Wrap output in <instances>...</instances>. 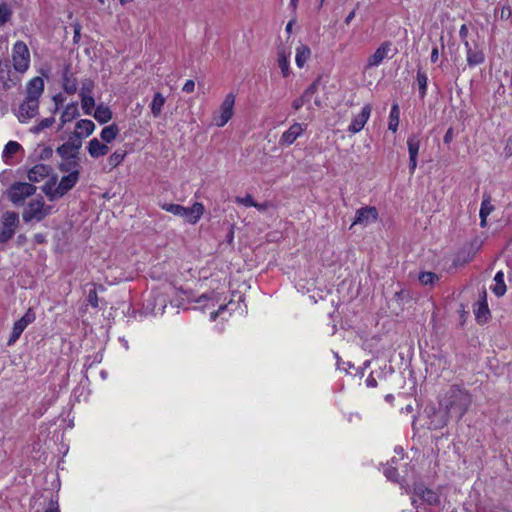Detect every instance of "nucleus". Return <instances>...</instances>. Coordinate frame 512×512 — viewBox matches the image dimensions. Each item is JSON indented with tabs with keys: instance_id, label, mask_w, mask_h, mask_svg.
Returning a JSON list of instances; mask_svg holds the SVG:
<instances>
[{
	"instance_id": "obj_45",
	"label": "nucleus",
	"mask_w": 512,
	"mask_h": 512,
	"mask_svg": "<svg viewBox=\"0 0 512 512\" xmlns=\"http://www.w3.org/2000/svg\"><path fill=\"white\" fill-rule=\"evenodd\" d=\"M438 280V276L433 272H422L419 275V281L423 285H432Z\"/></svg>"
},
{
	"instance_id": "obj_62",
	"label": "nucleus",
	"mask_w": 512,
	"mask_h": 512,
	"mask_svg": "<svg viewBox=\"0 0 512 512\" xmlns=\"http://www.w3.org/2000/svg\"><path fill=\"white\" fill-rule=\"evenodd\" d=\"M299 0H291L290 5L295 8Z\"/></svg>"
},
{
	"instance_id": "obj_21",
	"label": "nucleus",
	"mask_w": 512,
	"mask_h": 512,
	"mask_svg": "<svg viewBox=\"0 0 512 512\" xmlns=\"http://www.w3.org/2000/svg\"><path fill=\"white\" fill-rule=\"evenodd\" d=\"M44 91V81L40 77H34L27 84L26 98L39 101Z\"/></svg>"
},
{
	"instance_id": "obj_9",
	"label": "nucleus",
	"mask_w": 512,
	"mask_h": 512,
	"mask_svg": "<svg viewBox=\"0 0 512 512\" xmlns=\"http://www.w3.org/2000/svg\"><path fill=\"white\" fill-rule=\"evenodd\" d=\"M420 135L412 134L407 139V146L409 152V171L410 174H414L417 167V156L420 149Z\"/></svg>"
},
{
	"instance_id": "obj_13",
	"label": "nucleus",
	"mask_w": 512,
	"mask_h": 512,
	"mask_svg": "<svg viewBox=\"0 0 512 512\" xmlns=\"http://www.w3.org/2000/svg\"><path fill=\"white\" fill-rule=\"evenodd\" d=\"M371 111L372 107L370 104L364 105L361 112L353 118L351 124L348 127V131L353 134L360 132L367 123Z\"/></svg>"
},
{
	"instance_id": "obj_19",
	"label": "nucleus",
	"mask_w": 512,
	"mask_h": 512,
	"mask_svg": "<svg viewBox=\"0 0 512 512\" xmlns=\"http://www.w3.org/2000/svg\"><path fill=\"white\" fill-rule=\"evenodd\" d=\"M414 494L428 505H436L439 503V496L437 493L431 489L426 488L422 484H417L414 486Z\"/></svg>"
},
{
	"instance_id": "obj_15",
	"label": "nucleus",
	"mask_w": 512,
	"mask_h": 512,
	"mask_svg": "<svg viewBox=\"0 0 512 512\" xmlns=\"http://www.w3.org/2000/svg\"><path fill=\"white\" fill-rule=\"evenodd\" d=\"M392 44L390 42H383L376 51L368 58L366 69L376 67L388 56L391 51Z\"/></svg>"
},
{
	"instance_id": "obj_40",
	"label": "nucleus",
	"mask_w": 512,
	"mask_h": 512,
	"mask_svg": "<svg viewBox=\"0 0 512 512\" xmlns=\"http://www.w3.org/2000/svg\"><path fill=\"white\" fill-rule=\"evenodd\" d=\"M125 156H126V152L124 150H116L109 156V159H108L109 165L112 168L117 167L118 165H120L123 162Z\"/></svg>"
},
{
	"instance_id": "obj_20",
	"label": "nucleus",
	"mask_w": 512,
	"mask_h": 512,
	"mask_svg": "<svg viewBox=\"0 0 512 512\" xmlns=\"http://www.w3.org/2000/svg\"><path fill=\"white\" fill-rule=\"evenodd\" d=\"M476 320L480 324H484L490 318V310L486 301V291L483 290L481 300L477 302L474 308Z\"/></svg>"
},
{
	"instance_id": "obj_46",
	"label": "nucleus",
	"mask_w": 512,
	"mask_h": 512,
	"mask_svg": "<svg viewBox=\"0 0 512 512\" xmlns=\"http://www.w3.org/2000/svg\"><path fill=\"white\" fill-rule=\"evenodd\" d=\"M94 82L91 79H84L81 84L80 96L92 95Z\"/></svg>"
},
{
	"instance_id": "obj_22",
	"label": "nucleus",
	"mask_w": 512,
	"mask_h": 512,
	"mask_svg": "<svg viewBox=\"0 0 512 512\" xmlns=\"http://www.w3.org/2000/svg\"><path fill=\"white\" fill-rule=\"evenodd\" d=\"M95 129V124L88 119H82L76 123L75 131L73 136L76 139L81 140L84 137H88L93 133Z\"/></svg>"
},
{
	"instance_id": "obj_38",
	"label": "nucleus",
	"mask_w": 512,
	"mask_h": 512,
	"mask_svg": "<svg viewBox=\"0 0 512 512\" xmlns=\"http://www.w3.org/2000/svg\"><path fill=\"white\" fill-rule=\"evenodd\" d=\"M21 149V145L16 141H9L3 150L2 157L5 161H8L14 154Z\"/></svg>"
},
{
	"instance_id": "obj_2",
	"label": "nucleus",
	"mask_w": 512,
	"mask_h": 512,
	"mask_svg": "<svg viewBox=\"0 0 512 512\" xmlns=\"http://www.w3.org/2000/svg\"><path fill=\"white\" fill-rule=\"evenodd\" d=\"M52 207L46 206L42 197L31 200L25 207L22 218L25 222L41 221L51 213Z\"/></svg>"
},
{
	"instance_id": "obj_61",
	"label": "nucleus",
	"mask_w": 512,
	"mask_h": 512,
	"mask_svg": "<svg viewBox=\"0 0 512 512\" xmlns=\"http://www.w3.org/2000/svg\"><path fill=\"white\" fill-rule=\"evenodd\" d=\"M79 36H80V26L78 25L77 27H75L74 39H76Z\"/></svg>"
},
{
	"instance_id": "obj_55",
	"label": "nucleus",
	"mask_w": 512,
	"mask_h": 512,
	"mask_svg": "<svg viewBox=\"0 0 512 512\" xmlns=\"http://www.w3.org/2000/svg\"><path fill=\"white\" fill-rule=\"evenodd\" d=\"M438 58H439V50H438V47L435 46L432 51H431V62L435 63L438 61Z\"/></svg>"
},
{
	"instance_id": "obj_29",
	"label": "nucleus",
	"mask_w": 512,
	"mask_h": 512,
	"mask_svg": "<svg viewBox=\"0 0 512 512\" xmlns=\"http://www.w3.org/2000/svg\"><path fill=\"white\" fill-rule=\"evenodd\" d=\"M42 190L50 201H54V200L62 197V195L60 194L58 185H56L55 177L48 180L45 183V185L42 187Z\"/></svg>"
},
{
	"instance_id": "obj_47",
	"label": "nucleus",
	"mask_w": 512,
	"mask_h": 512,
	"mask_svg": "<svg viewBox=\"0 0 512 512\" xmlns=\"http://www.w3.org/2000/svg\"><path fill=\"white\" fill-rule=\"evenodd\" d=\"M235 202L247 207H253L255 205V201L250 194H247L245 197H236Z\"/></svg>"
},
{
	"instance_id": "obj_30",
	"label": "nucleus",
	"mask_w": 512,
	"mask_h": 512,
	"mask_svg": "<svg viewBox=\"0 0 512 512\" xmlns=\"http://www.w3.org/2000/svg\"><path fill=\"white\" fill-rule=\"evenodd\" d=\"M165 102L166 98L162 93L156 92L154 94L152 102L150 104V109L153 117L158 118L161 115Z\"/></svg>"
},
{
	"instance_id": "obj_7",
	"label": "nucleus",
	"mask_w": 512,
	"mask_h": 512,
	"mask_svg": "<svg viewBox=\"0 0 512 512\" xmlns=\"http://www.w3.org/2000/svg\"><path fill=\"white\" fill-rule=\"evenodd\" d=\"M35 320V313L30 308L27 310V312L22 316L18 321L14 323L11 335L7 341L8 346H12L21 336L22 332L25 330V328L34 322Z\"/></svg>"
},
{
	"instance_id": "obj_4",
	"label": "nucleus",
	"mask_w": 512,
	"mask_h": 512,
	"mask_svg": "<svg viewBox=\"0 0 512 512\" xmlns=\"http://www.w3.org/2000/svg\"><path fill=\"white\" fill-rule=\"evenodd\" d=\"M1 231H0V243H5L10 240L19 225V215L13 211H7L2 215L1 218Z\"/></svg>"
},
{
	"instance_id": "obj_54",
	"label": "nucleus",
	"mask_w": 512,
	"mask_h": 512,
	"mask_svg": "<svg viewBox=\"0 0 512 512\" xmlns=\"http://www.w3.org/2000/svg\"><path fill=\"white\" fill-rule=\"evenodd\" d=\"M225 308H226V305H221V306L219 307V309H218V310L211 312V314H210V319H211L212 321H215V320H216V318L219 316V314H220L222 311H224V310H225Z\"/></svg>"
},
{
	"instance_id": "obj_64",
	"label": "nucleus",
	"mask_w": 512,
	"mask_h": 512,
	"mask_svg": "<svg viewBox=\"0 0 512 512\" xmlns=\"http://www.w3.org/2000/svg\"><path fill=\"white\" fill-rule=\"evenodd\" d=\"M51 153H52V150H51V149H49V150L45 151V154H47V155H48V154H51Z\"/></svg>"
},
{
	"instance_id": "obj_25",
	"label": "nucleus",
	"mask_w": 512,
	"mask_h": 512,
	"mask_svg": "<svg viewBox=\"0 0 512 512\" xmlns=\"http://www.w3.org/2000/svg\"><path fill=\"white\" fill-rule=\"evenodd\" d=\"M465 48L467 53V63L469 66H476L484 62L485 56L481 49H473L468 41H465Z\"/></svg>"
},
{
	"instance_id": "obj_60",
	"label": "nucleus",
	"mask_w": 512,
	"mask_h": 512,
	"mask_svg": "<svg viewBox=\"0 0 512 512\" xmlns=\"http://www.w3.org/2000/svg\"><path fill=\"white\" fill-rule=\"evenodd\" d=\"M293 23H294V21H292V20H291V21H289V22L287 23V25H286V31H287L288 33H290V32L292 31Z\"/></svg>"
},
{
	"instance_id": "obj_35",
	"label": "nucleus",
	"mask_w": 512,
	"mask_h": 512,
	"mask_svg": "<svg viewBox=\"0 0 512 512\" xmlns=\"http://www.w3.org/2000/svg\"><path fill=\"white\" fill-rule=\"evenodd\" d=\"M400 110L398 104H393L389 115L388 129L396 132L399 126Z\"/></svg>"
},
{
	"instance_id": "obj_53",
	"label": "nucleus",
	"mask_w": 512,
	"mask_h": 512,
	"mask_svg": "<svg viewBox=\"0 0 512 512\" xmlns=\"http://www.w3.org/2000/svg\"><path fill=\"white\" fill-rule=\"evenodd\" d=\"M467 35H468V28L465 24H463L461 27H460V30H459V36L460 38L462 39V41L465 43L466 38H467Z\"/></svg>"
},
{
	"instance_id": "obj_49",
	"label": "nucleus",
	"mask_w": 512,
	"mask_h": 512,
	"mask_svg": "<svg viewBox=\"0 0 512 512\" xmlns=\"http://www.w3.org/2000/svg\"><path fill=\"white\" fill-rule=\"evenodd\" d=\"M64 100H65V98L61 93H58L53 97V101L55 103V108L53 110V113H56L58 111L59 106L63 104Z\"/></svg>"
},
{
	"instance_id": "obj_39",
	"label": "nucleus",
	"mask_w": 512,
	"mask_h": 512,
	"mask_svg": "<svg viewBox=\"0 0 512 512\" xmlns=\"http://www.w3.org/2000/svg\"><path fill=\"white\" fill-rule=\"evenodd\" d=\"M81 97V106L86 115H91L92 110L95 107V100L92 95L80 96Z\"/></svg>"
},
{
	"instance_id": "obj_33",
	"label": "nucleus",
	"mask_w": 512,
	"mask_h": 512,
	"mask_svg": "<svg viewBox=\"0 0 512 512\" xmlns=\"http://www.w3.org/2000/svg\"><path fill=\"white\" fill-rule=\"evenodd\" d=\"M59 169L63 172L78 173L79 174V157L76 158H66L60 163Z\"/></svg>"
},
{
	"instance_id": "obj_18",
	"label": "nucleus",
	"mask_w": 512,
	"mask_h": 512,
	"mask_svg": "<svg viewBox=\"0 0 512 512\" xmlns=\"http://www.w3.org/2000/svg\"><path fill=\"white\" fill-rule=\"evenodd\" d=\"M318 84H319V81L316 80L314 81L304 92L303 94L295 99L292 103V107L295 109V110H299L301 107H303L304 105H307L311 102L313 96L316 94L317 90H318Z\"/></svg>"
},
{
	"instance_id": "obj_10",
	"label": "nucleus",
	"mask_w": 512,
	"mask_h": 512,
	"mask_svg": "<svg viewBox=\"0 0 512 512\" xmlns=\"http://www.w3.org/2000/svg\"><path fill=\"white\" fill-rule=\"evenodd\" d=\"M450 419H454L445 409L439 406L438 410L429 415V428L433 430L442 429Z\"/></svg>"
},
{
	"instance_id": "obj_42",
	"label": "nucleus",
	"mask_w": 512,
	"mask_h": 512,
	"mask_svg": "<svg viewBox=\"0 0 512 512\" xmlns=\"http://www.w3.org/2000/svg\"><path fill=\"white\" fill-rule=\"evenodd\" d=\"M161 208L178 217H181L182 212H184V206H181L179 204L164 203L161 205Z\"/></svg>"
},
{
	"instance_id": "obj_17",
	"label": "nucleus",
	"mask_w": 512,
	"mask_h": 512,
	"mask_svg": "<svg viewBox=\"0 0 512 512\" xmlns=\"http://www.w3.org/2000/svg\"><path fill=\"white\" fill-rule=\"evenodd\" d=\"M204 206L200 202H195L191 207H184L182 218L190 224H196L204 213Z\"/></svg>"
},
{
	"instance_id": "obj_24",
	"label": "nucleus",
	"mask_w": 512,
	"mask_h": 512,
	"mask_svg": "<svg viewBox=\"0 0 512 512\" xmlns=\"http://www.w3.org/2000/svg\"><path fill=\"white\" fill-rule=\"evenodd\" d=\"M51 171V168L45 164H36L28 171V179L31 182H40L46 178Z\"/></svg>"
},
{
	"instance_id": "obj_63",
	"label": "nucleus",
	"mask_w": 512,
	"mask_h": 512,
	"mask_svg": "<svg viewBox=\"0 0 512 512\" xmlns=\"http://www.w3.org/2000/svg\"><path fill=\"white\" fill-rule=\"evenodd\" d=\"M314 103L316 106L320 107L321 106V101L318 99V98H315L314 100Z\"/></svg>"
},
{
	"instance_id": "obj_56",
	"label": "nucleus",
	"mask_w": 512,
	"mask_h": 512,
	"mask_svg": "<svg viewBox=\"0 0 512 512\" xmlns=\"http://www.w3.org/2000/svg\"><path fill=\"white\" fill-rule=\"evenodd\" d=\"M45 512H60L57 502L51 501Z\"/></svg>"
},
{
	"instance_id": "obj_48",
	"label": "nucleus",
	"mask_w": 512,
	"mask_h": 512,
	"mask_svg": "<svg viewBox=\"0 0 512 512\" xmlns=\"http://www.w3.org/2000/svg\"><path fill=\"white\" fill-rule=\"evenodd\" d=\"M88 302L93 307H98V297L95 290H90L88 294Z\"/></svg>"
},
{
	"instance_id": "obj_59",
	"label": "nucleus",
	"mask_w": 512,
	"mask_h": 512,
	"mask_svg": "<svg viewBox=\"0 0 512 512\" xmlns=\"http://www.w3.org/2000/svg\"><path fill=\"white\" fill-rule=\"evenodd\" d=\"M355 14H356L355 10L351 11V12L347 15V17H346V19H345V23H346V24H349V23L353 20V18L355 17Z\"/></svg>"
},
{
	"instance_id": "obj_51",
	"label": "nucleus",
	"mask_w": 512,
	"mask_h": 512,
	"mask_svg": "<svg viewBox=\"0 0 512 512\" xmlns=\"http://www.w3.org/2000/svg\"><path fill=\"white\" fill-rule=\"evenodd\" d=\"M195 89V82L193 80H187L182 88L186 93H192Z\"/></svg>"
},
{
	"instance_id": "obj_43",
	"label": "nucleus",
	"mask_w": 512,
	"mask_h": 512,
	"mask_svg": "<svg viewBox=\"0 0 512 512\" xmlns=\"http://www.w3.org/2000/svg\"><path fill=\"white\" fill-rule=\"evenodd\" d=\"M12 11L7 3H0V26L4 25L11 17Z\"/></svg>"
},
{
	"instance_id": "obj_16",
	"label": "nucleus",
	"mask_w": 512,
	"mask_h": 512,
	"mask_svg": "<svg viewBox=\"0 0 512 512\" xmlns=\"http://www.w3.org/2000/svg\"><path fill=\"white\" fill-rule=\"evenodd\" d=\"M62 88L67 94H74L78 89V81L70 66L66 65L62 73Z\"/></svg>"
},
{
	"instance_id": "obj_32",
	"label": "nucleus",
	"mask_w": 512,
	"mask_h": 512,
	"mask_svg": "<svg viewBox=\"0 0 512 512\" xmlns=\"http://www.w3.org/2000/svg\"><path fill=\"white\" fill-rule=\"evenodd\" d=\"M93 116L98 122L107 123L112 119V111L108 106L100 104L96 107Z\"/></svg>"
},
{
	"instance_id": "obj_5",
	"label": "nucleus",
	"mask_w": 512,
	"mask_h": 512,
	"mask_svg": "<svg viewBox=\"0 0 512 512\" xmlns=\"http://www.w3.org/2000/svg\"><path fill=\"white\" fill-rule=\"evenodd\" d=\"M36 192V187L33 184L26 182H18L13 184L7 194L9 200L15 204L19 205L24 202V200L33 195Z\"/></svg>"
},
{
	"instance_id": "obj_31",
	"label": "nucleus",
	"mask_w": 512,
	"mask_h": 512,
	"mask_svg": "<svg viewBox=\"0 0 512 512\" xmlns=\"http://www.w3.org/2000/svg\"><path fill=\"white\" fill-rule=\"evenodd\" d=\"M310 56H311L310 48L306 45L300 44L296 48V57H295L296 65L299 68H302L305 65V63L307 62V60L310 58Z\"/></svg>"
},
{
	"instance_id": "obj_14",
	"label": "nucleus",
	"mask_w": 512,
	"mask_h": 512,
	"mask_svg": "<svg viewBox=\"0 0 512 512\" xmlns=\"http://www.w3.org/2000/svg\"><path fill=\"white\" fill-rule=\"evenodd\" d=\"M306 125L301 123L292 124L287 131H285L280 138V145L290 146L295 140L300 137L305 131Z\"/></svg>"
},
{
	"instance_id": "obj_50",
	"label": "nucleus",
	"mask_w": 512,
	"mask_h": 512,
	"mask_svg": "<svg viewBox=\"0 0 512 512\" xmlns=\"http://www.w3.org/2000/svg\"><path fill=\"white\" fill-rule=\"evenodd\" d=\"M454 129L452 127H450L447 131H446V134L444 135V138H443V141L445 144H450L453 139H454Z\"/></svg>"
},
{
	"instance_id": "obj_26",
	"label": "nucleus",
	"mask_w": 512,
	"mask_h": 512,
	"mask_svg": "<svg viewBox=\"0 0 512 512\" xmlns=\"http://www.w3.org/2000/svg\"><path fill=\"white\" fill-rule=\"evenodd\" d=\"M79 116V110H78V104L76 102L69 103L64 108L61 117H60V127L59 129H62L64 125L68 122H71L75 118Z\"/></svg>"
},
{
	"instance_id": "obj_3",
	"label": "nucleus",
	"mask_w": 512,
	"mask_h": 512,
	"mask_svg": "<svg viewBox=\"0 0 512 512\" xmlns=\"http://www.w3.org/2000/svg\"><path fill=\"white\" fill-rule=\"evenodd\" d=\"M12 61L14 69L19 73H24L30 66V53L27 45L23 41H17L12 49Z\"/></svg>"
},
{
	"instance_id": "obj_11",
	"label": "nucleus",
	"mask_w": 512,
	"mask_h": 512,
	"mask_svg": "<svg viewBox=\"0 0 512 512\" xmlns=\"http://www.w3.org/2000/svg\"><path fill=\"white\" fill-rule=\"evenodd\" d=\"M81 145V140L71 138L69 141L59 146L56 152L61 156L62 159L76 158L78 157Z\"/></svg>"
},
{
	"instance_id": "obj_44",
	"label": "nucleus",
	"mask_w": 512,
	"mask_h": 512,
	"mask_svg": "<svg viewBox=\"0 0 512 512\" xmlns=\"http://www.w3.org/2000/svg\"><path fill=\"white\" fill-rule=\"evenodd\" d=\"M55 122V118L54 117H48V118H44L42 119L38 125L34 126L31 131L33 133H40L42 130L46 129V128H49L50 126L53 125V123Z\"/></svg>"
},
{
	"instance_id": "obj_12",
	"label": "nucleus",
	"mask_w": 512,
	"mask_h": 512,
	"mask_svg": "<svg viewBox=\"0 0 512 512\" xmlns=\"http://www.w3.org/2000/svg\"><path fill=\"white\" fill-rule=\"evenodd\" d=\"M378 216L377 209L372 206H367L360 208L356 211L355 219L353 221V225H362L367 226L368 224L376 221Z\"/></svg>"
},
{
	"instance_id": "obj_57",
	"label": "nucleus",
	"mask_w": 512,
	"mask_h": 512,
	"mask_svg": "<svg viewBox=\"0 0 512 512\" xmlns=\"http://www.w3.org/2000/svg\"><path fill=\"white\" fill-rule=\"evenodd\" d=\"M269 206L270 204L268 202L261 204L255 202V205L253 207L257 208L259 211H265Z\"/></svg>"
},
{
	"instance_id": "obj_28",
	"label": "nucleus",
	"mask_w": 512,
	"mask_h": 512,
	"mask_svg": "<svg viewBox=\"0 0 512 512\" xmlns=\"http://www.w3.org/2000/svg\"><path fill=\"white\" fill-rule=\"evenodd\" d=\"M79 175L78 173H71L66 176H63L58 184V188L60 190V194L64 196L69 190H71L76 183L78 182Z\"/></svg>"
},
{
	"instance_id": "obj_36",
	"label": "nucleus",
	"mask_w": 512,
	"mask_h": 512,
	"mask_svg": "<svg viewBox=\"0 0 512 512\" xmlns=\"http://www.w3.org/2000/svg\"><path fill=\"white\" fill-rule=\"evenodd\" d=\"M495 286L493 287V292L496 296L501 297L506 292V285L504 282V273L502 271H498L494 277Z\"/></svg>"
},
{
	"instance_id": "obj_58",
	"label": "nucleus",
	"mask_w": 512,
	"mask_h": 512,
	"mask_svg": "<svg viewBox=\"0 0 512 512\" xmlns=\"http://www.w3.org/2000/svg\"><path fill=\"white\" fill-rule=\"evenodd\" d=\"M366 384H367V386H368V387H372V388H374V387H376V386H377V381H376V379H375V378H373V377H368V378L366 379Z\"/></svg>"
},
{
	"instance_id": "obj_6",
	"label": "nucleus",
	"mask_w": 512,
	"mask_h": 512,
	"mask_svg": "<svg viewBox=\"0 0 512 512\" xmlns=\"http://www.w3.org/2000/svg\"><path fill=\"white\" fill-rule=\"evenodd\" d=\"M235 104V96L230 93L226 95L223 100L219 112L213 116V123L217 127H223L233 116V109Z\"/></svg>"
},
{
	"instance_id": "obj_41",
	"label": "nucleus",
	"mask_w": 512,
	"mask_h": 512,
	"mask_svg": "<svg viewBox=\"0 0 512 512\" xmlns=\"http://www.w3.org/2000/svg\"><path fill=\"white\" fill-rule=\"evenodd\" d=\"M278 65L284 77L289 75V62L284 50L278 52Z\"/></svg>"
},
{
	"instance_id": "obj_52",
	"label": "nucleus",
	"mask_w": 512,
	"mask_h": 512,
	"mask_svg": "<svg viewBox=\"0 0 512 512\" xmlns=\"http://www.w3.org/2000/svg\"><path fill=\"white\" fill-rule=\"evenodd\" d=\"M384 473L388 479L393 481L396 480L397 471L394 468H386Z\"/></svg>"
},
{
	"instance_id": "obj_27",
	"label": "nucleus",
	"mask_w": 512,
	"mask_h": 512,
	"mask_svg": "<svg viewBox=\"0 0 512 512\" xmlns=\"http://www.w3.org/2000/svg\"><path fill=\"white\" fill-rule=\"evenodd\" d=\"M88 152L91 157L98 158L106 155L109 152V147L101 143L97 138H93L89 141Z\"/></svg>"
},
{
	"instance_id": "obj_1",
	"label": "nucleus",
	"mask_w": 512,
	"mask_h": 512,
	"mask_svg": "<svg viewBox=\"0 0 512 512\" xmlns=\"http://www.w3.org/2000/svg\"><path fill=\"white\" fill-rule=\"evenodd\" d=\"M472 404V395L457 385L451 386L441 398L439 405L445 409L457 422L466 414Z\"/></svg>"
},
{
	"instance_id": "obj_23",
	"label": "nucleus",
	"mask_w": 512,
	"mask_h": 512,
	"mask_svg": "<svg viewBox=\"0 0 512 512\" xmlns=\"http://www.w3.org/2000/svg\"><path fill=\"white\" fill-rule=\"evenodd\" d=\"M494 209L495 208L491 203V196L485 193L483 195V200L479 211L480 226L482 228L487 226V217L494 211Z\"/></svg>"
},
{
	"instance_id": "obj_34",
	"label": "nucleus",
	"mask_w": 512,
	"mask_h": 512,
	"mask_svg": "<svg viewBox=\"0 0 512 512\" xmlns=\"http://www.w3.org/2000/svg\"><path fill=\"white\" fill-rule=\"evenodd\" d=\"M118 133V126L116 124H111L102 129L100 137L104 142L110 143L117 137Z\"/></svg>"
},
{
	"instance_id": "obj_37",
	"label": "nucleus",
	"mask_w": 512,
	"mask_h": 512,
	"mask_svg": "<svg viewBox=\"0 0 512 512\" xmlns=\"http://www.w3.org/2000/svg\"><path fill=\"white\" fill-rule=\"evenodd\" d=\"M417 83H418V87H419V94H420V97L423 99L426 95V91H427V81H428V77H427V74L422 71L421 68H419L417 70Z\"/></svg>"
},
{
	"instance_id": "obj_8",
	"label": "nucleus",
	"mask_w": 512,
	"mask_h": 512,
	"mask_svg": "<svg viewBox=\"0 0 512 512\" xmlns=\"http://www.w3.org/2000/svg\"><path fill=\"white\" fill-rule=\"evenodd\" d=\"M39 101L34 99L25 98L23 103L19 106L18 119L25 123L29 119L35 117L38 114Z\"/></svg>"
}]
</instances>
